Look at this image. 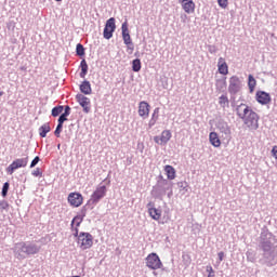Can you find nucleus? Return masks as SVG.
Here are the masks:
<instances>
[{
    "label": "nucleus",
    "instance_id": "18",
    "mask_svg": "<svg viewBox=\"0 0 277 277\" xmlns=\"http://www.w3.org/2000/svg\"><path fill=\"white\" fill-rule=\"evenodd\" d=\"M217 69L220 75H228V64H226V60H224L223 57L219 58Z\"/></svg>",
    "mask_w": 277,
    "mask_h": 277
},
{
    "label": "nucleus",
    "instance_id": "26",
    "mask_svg": "<svg viewBox=\"0 0 277 277\" xmlns=\"http://www.w3.org/2000/svg\"><path fill=\"white\" fill-rule=\"evenodd\" d=\"M219 104L221 105V107H222L223 109H226V107H228V105H229L228 96H226V95H221V96L219 97Z\"/></svg>",
    "mask_w": 277,
    "mask_h": 277
},
{
    "label": "nucleus",
    "instance_id": "29",
    "mask_svg": "<svg viewBox=\"0 0 277 277\" xmlns=\"http://www.w3.org/2000/svg\"><path fill=\"white\" fill-rule=\"evenodd\" d=\"M76 53L77 55H79L80 57H82V55H85V49L83 48V44L78 43L76 47Z\"/></svg>",
    "mask_w": 277,
    "mask_h": 277
},
{
    "label": "nucleus",
    "instance_id": "41",
    "mask_svg": "<svg viewBox=\"0 0 277 277\" xmlns=\"http://www.w3.org/2000/svg\"><path fill=\"white\" fill-rule=\"evenodd\" d=\"M272 156L277 159V145L273 146Z\"/></svg>",
    "mask_w": 277,
    "mask_h": 277
},
{
    "label": "nucleus",
    "instance_id": "16",
    "mask_svg": "<svg viewBox=\"0 0 277 277\" xmlns=\"http://www.w3.org/2000/svg\"><path fill=\"white\" fill-rule=\"evenodd\" d=\"M251 111L252 109H250V107L246 104H240L236 108L237 116H239L241 120H243L245 117L248 116Z\"/></svg>",
    "mask_w": 277,
    "mask_h": 277
},
{
    "label": "nucleus",
    "instance_id": "46",
    "mask_svg": "<svg viewBox=\"0 0 277 277\" xmlns=\"http://www.w3.org/2000/svg\"><path fill=\"white\" fill-rule=\"evenodd\" d=\"M0 96H3V91H0Z\"/></svg>",
    "mask_w": 277,
    "mask_h": 277
},
{
    "label": "nucleus",
    "instance_id": "36",
    "mask_svg": "<svg viewBox=\"0 0 277 277\" xmlns=\"http://www.w3.org/2000/svg\"><path fill=\"white\" fill-rule=\"evenodd\" d=\"M40 162V157H35L34 160L30 163V168H36V166H38V163Z\"/></svg>",
    "mask_w": 277,
    "mask_h": 277
},
{
    "label": "nucleus",
    "instance_id": "38",
    "mask_svg": "<svg viewBox=\"0 0 277 277\" xmlns=\"http://www.w3.org/2000/svg\"><path fill=\"white\" fill-rule=\"evenodd\" d=\"M207 272L209 273L208 277H215V272L212 266H207Z\"/></svg>",
    "mask_w": 277,
    "mask_h": 277
},
{
    "label": "nucleus",
    "instance_id": "24",
    "mask_svg": "<svg viewBox=\"0 0 277 277\" xmlns=\"http://www.w3.org/2000/svg\"><path fill=\"white\" fill-rule=\"evenodd\" d=\"M80 68H81L80 77L81 79H85V75H88V62H85V60L81 61Z\"/></svg>",
    "mask_w": 277,
    "mask_h": 277
},
{
    "label": "nucleus",
    "instance_id": "45",
    "mask_svg": "<svg viewBox=\"0 0 277 277\" xmlns=\"http://www.w3.org/2000/svg\"><path fill=\"white\" fill-rule=\"evenodd\" d=\"M106 40H109V38H111V36H105Z\"/></svg>",
    "mask_w": 277,
    "mask_h": 277
},
{
    "label": "nucleus",
    "instance_id": "37",
    "mask_svg": "<svg viewBox=\"0 0 277 277\" xmlns=\"http://www.w3.org/2000/svg\"><path fill=\"white\" fill-rule=\"evenodd\" d=\"M66 120H68V118H66V115L62 114L58 118V124L64 126V122H66Z\"/></svg>",
    "mask_w": 277,
    "mask_h": 277
},
{
    "label": "nucleus",
    "instance_id": "6",
    "mask_svg": "<svg viewBox=\"0 0 277 277\" xmlns=\"http://www.w3.org/2000/svg\"><path fill=\"white\" fill-rule=\"evenodd\" d=\"M67 200L70 207H81V205H83V195H81V193H70Z\"/></svg>",
    "mask_w": 277,
    "mask_h": 277
},
{
    "label": "nucleus",
    "instance_id": "32",
    "mask_svg": "<svg viewBox=\"0 0 277 277\" xmlns=\"http://www.w3.org/2000/svg\"><path fill=\"white\" fill-rule=\"evenodd\" d=\"M8 209H10V203L5 200L0 201V211H8Z\"/></svg>",
    "mask_w": 277,
    "mask_h": 277
},
{
    "label": "nucleus",
    "instance_id": "34",
    "mask_svg": "<svg viewBox=\"0 0 277 277\" xmlns=\"http://www.w3.org/2000/svg\"><path fill=\"white\" fill-rule=\"evenodd\" d=\"M63 128H64V126H62L61 123L57 124V127L54 131V134L56 135V137H60Z\"/></svg>",
    "mask_w": 277,
    "mask_h": 277
},
{
    "label": "nucleus",
    "instance_id": "4",
    "mask_svg": "<svg viewBox=\"0 0 277 277\" xmlns=\"http://www.w3.org/2000/svg\"><path fill=\"white\" fill-rule=\"evenodd\" d=\"M19 246H21L19 252H18L19 259H23V255L21 254L31 255V254H38V252H40V247H38V245H34L29 242H21Z\"/></svg>",
    "mask_w": 277,
    "mask_h": 277
},
{
    "label": "nucleus",
    "instance_id": "35",
    "mask_svg": "<svg viewBox=\"0 0 277 277\" xmlns=\"http://www.w3.org/2000/svg\"><path fill=\"white\" fill-rule=\"evenodd\" d=\"M220 8L226 9L228 8V0H217Z\"/></svg>",
    "mask_w": 277,
    "mask_h": 277
},
{
    "label": "nucleus",
    "instance_id": "42",
    "mask_svg": "<svg viewBox=\"0 0 277 277\" xmlns=\"http://www.w3.org/2000/svg\"><path fill=\"white\" fill-rule=\"evenodd\" d=\"M64 116H70V106L65 107V111L63 113Z\"/></svg>",
    "mask_w": 277,
    "mask_h": 277
},
{
    "label": "nucleus",
    "instance_id": "28",
    "mask_svg": "<svg viewBox=\"0 0 277 277\" xmlns=\"http://www.w3.org/2000/svg\"><path fill=\"white\" fill-rule=\"evenodd\" d=\"M124 43L127 44L130 53H133V42H131V36H123Z\"/></svg>",
    "mask_w": 277,
    "mask_h": 277
},
{
    "label": "nucleus",
    "instance_id": "48",
    "mask_svg": "<svg viewBox=\"0 0 277 277\" xmlns=\"http://www.w3.org/2000/svg\"><path fill=\"white\" fill-rule=\"evenodd\" d=\"M55 1H62V0H55Z\"/></svg>",
    "mask_w": 277,
    "mask_h": 277
},
{
    "label": "nucleus",
    "instance_id": "22",
    "mask_svg": "<svg viewBox=\"0 0 277 277\" xmlns=\"http://www.w3.org/2000/svg\"><path fill=\"white\" fill-rule=\"evenodd\" d=\"M80 92H82V94H92V85L90 84V81L84 80L80 84Z\"/></svg>",
    "mask_w": 277,
    "mask_h": 277
},
{
    "label": "nucleus",
    "instance_id": "8",
    "mask_svg": "<svg viewBox=\"0 0 277 277\" xmlns=\"http://www.w3.org/2000/svg\"><path fill=\"white\" fill-rule=\"evenodd\" d=\"M106 194H107L106 185L97 186L91 196V200H93V202H98V200H101L102 198H105Z\"/></svg>",
    "mask_w": 277,
    "mask_h": 277
},
{
    "label": "nucleus",
    "instance_id": "20",
    "mask_svg": "<svg viewBox=\"0 0 277 277\" xmlns=\"http://www.w3.org/2000/svg\"><path fill=\"white\" fill-rule=\"evenodd\" d=\"M148 213L151 220L159 222L161 220V210L157 208H148Z\"/></svg>",
    "mask_w": 277,
    "mask_h": 277
},
{
    "label": "nucleus",
    "instance_id": "30",
    "mask_svg": "<svg viewBox=\"0 0 277 277\" xmlns=\"http://www.w3.org/2000/svg\"><path fill=\"white\" fill-rule=\"evenodd\" d=\"M62 111H64V106H56L52 109V116L54 118H57V116H60V114H62Z\"/></svg>",
    "mask_w": 277,
    "mask_h": 277
},
{
    "label": "nucleus",
    "instance_id": "9",
    "mask_svg": "<svg viewBox=\"0 0 277 277\" xmlns=\"http://www.w3.org/2000/svg\"><path fill=\"white\" fill-rule=\"evenodd\" d=\"M138 116L143 118V120H146L148 116H150V104L146 101H142L138 104Z\"/></svg>",
    "mask_w": 277,
    "mask_h": 277
},
{
    "label": "nucleus",
    "instance_id": "17",
    "mask_svg": "<svg viewBox=\"0 0 277 277\" xmlns=\"http://www.w3.org/2000/svg\"><path fill=\"white\" fill-rule=\"evenodd\" d=\"M209 142L214 148H220L222 146V141L217 135V132H210Z\"/></svg>",
    "mask_w": 277,
    "mask_h": 277
},
{
    "label": "nucleus",
    "instance_id": "47",
    "mask_svg": "<svg viewBox=\"0 0 277 277\" xmlns=\"http://www.w3.org/2000/svg\"><path fill=\"white\" fill-rule=\"evenodd\" d=\"M224 84H226V78H224Z\"/></svg>",
    "mask_w": 277,
    "mask_h": 277
},
{
    "label": "nucleus",
    "instance_id": "39",
    "mask_svg": "<svg viewBox=\"0 0 277 277\" xmlns=\"http://www.w3.org/2000/svg\"><path fill=\"white\" fill-rule=\"evenodd\" d=\"M32 176H42V171L40 168H37L32 171Z\"/></svg>",
    "mask_w": 277,
    "mask_h": 277
},
{
    "label": "nucleus",
    "instance_id": "31",
    "mask_svg": "<svg viewBox=\"0 0 277 277\" xmlns=\"http://www.w3.org/2000/svg\"><path fill=\"white\" fill-rule=\"evenodd\" d=\"M122 36H129V23L124 22L121 26Z\"/></svg>",
    "mask_w": 277,
    "mask_h": 277
},
{
    "label": "nucleus",
    "instance_id": "3",
    "mask_svg": "<svg viewBox=\"0 0 277 277\" xmlns=\"http://www.w3.org/2000/svg\"><path fill=\"white\" fill-rule=\"evenodd\" d=\"M242 120L248 129H251L252 131L259 129V115L254 110H251L246 115Z\"/></svg>",
    "mask_w": 277,
    "mask_h": 277
},
{
    "label": "nucleus",
    "instance_id": "27",
    "mask_svg": "<svg viewBox=\"0 0 277 277\" xmlns=\"http://www.w3.org/2000/svg\"><path fill=\"white\" fill-rule=\"evenodd\" d=\"M132 69L134 72H140V70H142V62L140 58H136L132 62Z\"/></svg>",
    "mask_w": 277,
    "mask_h": 277
},
{
    "label": "nucleus",
    "instance_id": "43",
    "mask_svg": "<svg viewBox=\"0 0 277 277\" xmlns=\"http://www.w3.org/2000/svg\"><path fill=\"white\" fill-rule=\"evenodd\" d=\"M180 187H181L182 189H184V192H187V183L181 182V183H180Z\"/></svg>",
    "mask_w": 277,
    "mask_h": 277
},
{
    "label": "nucleus",
    "instance_id": "44",
    "mask_svg": "<svg viewBox=\"0 0 277 277\" xmlns=\"http://www.w3.org/2000/svg\"><path fill=\"white\" fill-rule=\"evenodd\" d=\"M217 256H219V260H220V261H224V252H222V251L219 252V253H217Z\"/></svg>",
    "mask_w": 277,
    "mask_h": 277
},
{
    "label": "nucleus",
    "instance_id": "13",
    "mask_svg": "<svg viewBox=\"0 0 277 277\" xmlns=\"http://www.w3.org/2000/svg\"><path fill=\"white\" fill-rule=\"evenodd\" d=\"M255 98L260 105H269L272 103V96L265 91H258Z\"/></svg>",
    "mask_w": 277,
    "mask_h": 277
},
{
    "label": "nucleus",
    "instance_id": "40",
    "mask_svg": "<svg viewBox=\"0 0 277 277\" xmlns=\"http://www.w3.org/2000/svg\"><path fill=\"white\" fill-rule=\"evenodd\" d=\"M223 133H225L227 140H230V128L226 127L224 129Z\"/></svg>",
    "mask_w": 277,
    "mask_h": 277
},
{
    "label": "nucleus",
    "instance_id": "25",
    "mask_svg": "<svg viewBox=\"0 0 277 277\" xmlns=\"http://www.w3.org/2000/svg\"><path fill=\"white\" fill-rule=\"evenodd\" d=\"M248 87L251 93L254 92V88H256V79H254V76L252 75H249L248 77Z\"/></svg>",
    "mask_w": 277,
    "mask_h": 277
},
{
    "label": "nucleus",
    "instance_id": "7",
    "mask_svg": "<svg viewBox=\"0 0 277 277\" xmlns=\"http://www.w3.org/2000/svg\"><path fill=\"white\" fill-rule=\"evenodd\" d=\"M169 140H172V132L170 130H164L161 132L160 136L154 137V142L160 146L166 145Z\"/></svg>",
    "mask_w": 277,
    "mask_h": 277
},
{
    "label": "nucleus",
    "instance_id": "5",
    "mask_svg": "<svg viewBox=\"0 0 277 277\" xmlns=\"http://www.w3.org/2000/svg\"><path fill=\"white\" fill-rule=\"evenodd\" d=\"M27 163H29V157L17 158L6 168V172L8 174H14V171L18 168H27Z\"/></svg>",
    "mask_w": 277,
    "mask_h": 277
},
{
    "label": "nucleus",
    "instance_id": "1",
    "mask_svg": "<svg viewBox=\"0 0 277 277\" xmlns=\"http://www.w3.org/2000/svg\"><path fill=\"white\" fill-rule=\"evenodd\" d=\"M78 246L82 250H90L94 246V237L90 233L78 234Z\"/></svg>",
    "mask_w": 277,
    "mask_h": 277
},
{
    "label": "nucleus",
    "instance_id": "11",
    "mask_svg": "<svg viewBox=\"0 0 277 277\" xmlns=\"http://www.w3.org/2000/svg\"><path fill=\"white\" fill-rule=\"evenodd\" d=\"M77 103L83 108L84 114H90V97L83 94L76 95Z\"/></svg>",
    "mask_w": 277,
    "mask_h": 277
},
{
    "label": "nucleus",
    "instance_id": "19",
    "mask_svg": "<svg viewBox=\"0 0 277 277\" xmlns=\"http://www.w3.org/2000/svg\"><path fill=\"white\" fill-rule=\"evenodd\" d=\"M164 172L169 181H174L176 179V169H174V167L170 164L164 166Z\"/></svg>",
    "mask_w": 277,
    "mask_h": 277
},
{
    "label": "nucleus",
    "instance_id": "15",
    "mask_svg": "<svg viewBox=\"0 0 277 277\" xmlns=\"http://www.w3.org/2000/svg\"><path fill=\"white\" fill-rule=\"evenodd\" d=\"M114 31H116V18L110 17L106 22V25L104 28V36H113Z\"/></svg>",
    "mask_w": 277,
    "mask_h": 277
},
{
    "label": "nucleus",
    "instance_id": "12",
    "mask_svg": "<svg viewBox=\"0 0 277 277\" xmlns=\"http://www.w3.org/2000/svg\"><path fill=\"white\" fill-rule=\"evenodd\" d=\"M241 88V81L239 80V77L233 76L229 78V87L228 92L229 94H237V91Z\"/></svg>",
    "mask_w": 277,
    "mask_h": 277
},
{
    "label": "nucleus",
    "instance_id": "10",
    "mask_svg": "<svg viewBox=\"0 0 277 277\" xmlns=\"http://www.w3.org/2000/svg\"><path fill=\"white\" fill-rule=\"evenodd\" d=\"M83 217H85V214H78L72 219L71 230L74 233V237L79 236V226H81V223L83 222Z\"/></svg>",
    "mask_w": 277,
    "mask_h": 277
},
{
    "label": "nucleus",
    "instance_id": "2",
    "mask_svg": "<svg viewBox=\"0 0 277 277\" xmlns=\"http://www.w3.org/2000/svg\"><path fill=\"white\" fill-rule=\"evenodd\" d=\"M146 261V267L149 269H161L163 267V263L161 262V259L157 253H149L147 258L145 259Z\"/></svg>",
    "mask_w": 277,
    "mask_h": 277
},
{
    "label": "nucleus",
    "instance_id": "14",
    "mask_svg": "<svg viewBox=\"0 0 277 277\" xmlns=\"http://www.w3.org/2000/svg\"><path fill=\"white\" fill-rule=\"evenodd\" d=\"M180 3H182V8L186 14H194V12H196V3H194V0H180Z\"/></svg>",
    "mask_w": 277,
    "mask_h": 277
},
{
    "label": "nucleus",
    "instance_id": "33",
    "mask_svg": "<svg viewBox=\"0 0 277 277\" xmlns=\"http://www.w3.org/2000/svg\"><path fill=\"white\" fill-rule=\"evenodd\" d=\"M10 189V183H4L3 187H2V196L3 198H5V196H8V190Z\"/></svg>",
    "mask_w": 277,
    "mask_h": 277
},
{
    "label": "nucleus",
    "instance_id": "21",
    "mask_svg": "<svg viewBox=\"0 0 277 277\" xmlns=\"http://www.w3.org/2000/svg\"><path fill=\"white\" fill-rule=\"evenodd\" d=\"M157 120H159V108H155L151 118L148 121V128L153 129L157 124Z\"/></svg>",
    "mask_w": 277,
    "mask_h": 277
},
{
    "label": "nucleus",
    "instance_id": "23",
    "mask_svg": "<svg viewBox=\"0 0 277 277\" xmlns=\"http://www.w3.org/2000/svg\"><path fill=\"white\" fill-rule=\"evenodd\" d=\"M51 132V126L49 123H44L39 128L40 137H47V133Z\"/></svg>",
    "mask_w": 277,
    "mask_h": 277
}]
</instances>
